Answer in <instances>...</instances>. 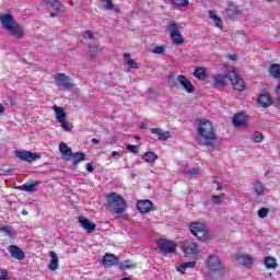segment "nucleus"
I'll use <instances>...</instances> for the list:
<instances>
[{
	"mask_svg": "<svg viewBox=\"0 0 280 280\" xmlns=\"http://www.w3.org/2000/svg\"><path fill=\"white\" fill-rule=\"evenodd\" d=\"M196 141L199 145H205L210 150L215 148V143H218V133H215L213 122L206 118L198 121Z\"/></svg>",
	"mask_w": 280,
	"mask_h": 280,
	"instance_id": "obj_1",
	"label": "nucleus"
},
{
	"mask_svg": "<svg viewBox=\"0 0 280 280\" xmlns=\"http://www.w3.org/2000/svg\"><path fill=\"white\" fill-rule=\"evenodd\" d=\"M0 23L11 36H14V38L21 39L23 36V26L14 22V18L11 14H2L0 15Z\"/></svg>",
	"mask_w": 280,
	"mask_h": 280,
	"instance_id": "obj_2",
	"label": "nucleus"
},
{
	"mask_svg": "<svg viewBox=\"0 0 280 280\" xmlns=\"http://www.w3.org/2000/svg\"><path fill=\"white\" fill-rule=\"evenodd\" d=\"M107 206L109 211H112V213H116L117 215L126 211V200L117 192H110L107 196Z\"/></svg>",
	"mask_w": 280,
	"mask_h": 280,
	"instance_id": "obj_3",
	"label": "nucleus"
},
{
	"mask_svg": "<svg viewBox=\"0 0 280 280\" xmlns=\"http://www.w3.org/2000/svg\"><path fill=\"white\" fill-rule=\"evenodd\" d=\"M206 266L208 268L209 275H222L226 270L224 262L219 256H209L206 260Z\"/></svg>",
	"mask_w": 280,
	"mask_h": 280,
	"instance_id": "obj_4",
	"label": "nucleus"
},
{
	"mask_svg": "<svg viewBox=\"0 0 280 280\" xmlns=\"http://www.w3.org/2000/svg\"><path fill=\"white\" fill-rule=\"evenodd\" d=\"M191 234L199 240V242L209 241V231H207V225L202 222L195 221L189 225Z\"/></svg>",
	"mask_w": 280,
	"mask_h": 280,
	"instance_id": "obj_5",
	"label": "nucleus"
},
{
	"mask_svg": "<svg viewBox=\"0 0 280 280\" xmlns=\"http://www.w3.org/2000/svg\"><path fill=\"white\" fill-rule=\"evenodd\" d=\"M170 34H171V40L174 45L177 47H180L183 43H185V38L183 37V24L171 22L168 25Z\"/></svg>",
	"mask_w": 280,
	"mask_h": 280,
	"instance_id": "obj_6",
	"label": "nucleus"
},
{
	"mask_svg": "<svg viewBox=\"0 0 280 280\" xmlns=\"http://www.w3.org/2000/svg\"><path fill=\"white\" fill-rule=\"evenodd\" d=\"M54 80L59 91H71V89H73V81L66 73L55 74Z\"/></svg>",
	"mask_w": 280,
	"mask_h": 280,
	"instance_id": "obj_7",
	"label": "nucleus"
},
{
	"mask_svg": "<svg viewBox=\"0 0 280 280\" xmlns=\"http://www.w3.org/2000/svg\"><path fill=\"white\" fill-rule=\"evenodd\" d=\"M228 78L231 81L234 91L242 92L246 90V84L244 83V80L240 77V74H237L235 68H231L228 73Z\"/></svg>",
	"mask_w": 280,
	"mask_h": 280,
	"instance_id": "obj_8",
	"label": "nucleus"
},
{
	"mask_svg": "<svg viewBox=\"0 0 280 280\" xmlns=\"http://www.w3.org/2000/svg\"><path fill=\"white\" fill-rule=\"evenodd\" d=\"M182 250H184L190 259H198V257H200V247L191 241H184L182 243Z\"/></svg>",
	"mask_w": 280,
	"mask_h": 280,
	"instance_id": "obj_9",
	"label": "nucleus"
},
{
	"mask_svg": "<svg viewBox=\"0 0 280 280\" xmlns=\"http://www.w3.org/2000/svg\"><path fill=\"white\" fill-rule=\"evenodd\" d=\"M232 262L235 266H244L245 268H252L255 266V257L244 254H235L232 256Z\"/></svg>",
	"mask_w": 280,
	"mask_h": 280,
	"instance_id": "obj_10",
	"label": "nucleus"
},
{
	"mask_svg": "<svg viewBox=\"0 0 280 280\" xmlns=\"http://www.w3.org/2000/svg\"><path fill=\"white\" fill-rule=\"evenodd\" d=\"M158 248H160V250L166 255H172V253H176L178 244L174 241L163 238L158 242Z\"/></svg>",
	"mask_w": 280,
	"mask_h": 280,
	"instance_id": "obj_11",
	"label": "nucleus"
},
{
	"mask_svg": "<svg viewBox=\"0 0 280 280\" xmlns=\"http://www.w3.org/2000/svg\"><path fill=\"white\" fill-rule=\"evenodd\" d=\"M223 16L229 21H235V19H240V16H242V9L235 3H230L223 11Z\"/></svg>",
	"mask_w": 280,
	"mask_h": 280,
	"instance_id": "obj_12",
	"label": "nucleus"
},
{
	"mask_svg": "<svg viewBox=\"0 0 280 280\" xmlns=\"http://www.w3.org/2000/svg\"><path fill=\"white\" fill-rule=\"evenodd\" d=\"M15 156L20 159V161H25L26 163H33V161H38V159H40V153L22 150V151H15Z\"/></svg>",
	"mask_w": 280,
	"mask_h": 280,
	"instance_id": "obj_13",
	"label": "nucleus"
},
{
	"mask_svg": "<svg viewBox=\"0 0 280 280\" xmlns=\"http://www.w3.org/2000/svg\"><path fill=\"white\" fill-rule=\"evenodd\" d=\"M177 82L183 86L184 91L191 94L194 91H196V88L194 86V83L187 77L179 74L177 75Z\"/></svg>",
	"mask_w": 280,
	"mask_h": 280,
	"instance_id": "obj_14",
	"label": "nucleus"
},
{
	"mask_svg": "<svg viewBox=\"0 0 280 280\" xmlns=\"http://www.w3.org/2000/svg\"><path fill=\"white\" fill-rule=\"evenodd\" d=\"M228 81L229 75L218 73L212 78V86H214V89H224V86H226Z\"/></svg>",
	"mask_w": 280,
	"mask_h": 280,
	"instance_id": "obj_15",
	"label": "nucleus"
},
{
	"mask_svg": "<svg viewBox=\"0 0 280 280\" xmlns=\"http://www.w3.org/2000/svg\"><path fill=\"white\" fill-rule=\"evenodd\" d=\"M42 3H45L47 8H52L57 14L65 13V5H62L60 0H42Z\"/></svg>",
	"mask_w": 280,
	"mask_h": 280,
	"instance_id": "obj_16",
	"label": "nucleus"
},
{
	"mask_svg": "<svg viewBox=\"0 0 280 280\" xmlns=\"http://www.w3.org/2000/svg\"><path fill=\"white\" fill-rule=\"evenodd\" d=\"M8 252L13 259H18L19 261H23V259H25V252H23V249L16 245H10L8 247Z\"/></svg>",
	"mask_w": 280,
	"mask_h": 280,
	"instance_id": "obj_17",
	"label": "nucleus"
},
{
	"mask_svg": "<svg viewBox=\"0 0 280 280\" xmlns=\"http://www.w3.org/2000/svg\"><path fill=\"white\" fill-rule=\"evenodd\" d=\"M40 185L38 180H28L23 185L16 186L19 191H27L28 194H34L36 191V186Z\"/></svg>",
	"mask_w": 280,
	"mask_h": 280,
	"instance_id": "obj_18",
	"label": "nucleus"
},
{
	"mask_svg": "<svg viewBox=\"0 0 280 280\" xmlns=\"http://www.w3.org/2000/svg\"><path fill=\"white\" fill-rule=\"evenodd\" d=\"M59 152L61 153L63 161H71L73 150L67 143H59Z\"/></svg>",
	"mask_w": 280,
	"mask_h": 280,
	"instance_id": "obj_19",
	"label": "nucleus"
},
{
	"mask_svg": "<svg viewBox=\"0 0 280 280\" xmlns=\"http://www.w3.org/2000/svg\"><path fill=\"white\" fill-rule=\"evenodd\" d=\"M79 223L82 226V229L86 231V233H93V231H95V228L97 226L95 223L89 221V219L84 217L79 218Z\"/></svg>",
	"mask_w": 280,
	"mask_h": 280,
	"instance_id": "obj_20",
	"label": "nucleus"
},
{
	"mask_svg": "<svg viewBox=\"0 0 280 280\" xmlns=\"http://www.w3.org/2000/svg\"><path fill=\"white\" fill-rule=\"evenodd\" d=\"M248 121V116L244 113H238L233 117V124L235 128H242V126H246Z\"/></svg>",
	"mask_w": 280,
	"mask_h": 280,
	"instance_id": "obj_21",
	"label": "nucleus"
},
{
	"mask_svg": "<svg viewBox=\"0 0 280 280\" xmlns=\"http://www.w3.org/2000/svg\"><path fill=\"white\" fill-rule=\"evenodd\" d=\"M103 265L110 268V266H117L119 265V258L113 254H105L103 256Z\"/></svg>",
	"mask_w": 280,
	"mask_h": 280,
	"instance_id": "obj_22",
	"label": "nucleus"
},
{
	"mask_svg": "<svg viewBox=\"0 0 280 280\" xmlns=\"http://www.w3.org/2000/svg\"><path fill=\"white\" fill-rule=\"evenodd\" d=\"M137 209L140 213H150L152 211V201L150 200H141L137 203Z\"/></svg>",
	"mask_w": 280,
	"mask_h": 280,
	"instance_id": "obj_23",
	"label": "nucleus"
},
{
	"mask_svg": "<svg viewBox=\"0 0 280 280\" xmlns=\"http://www.w3.org/2000/svg\"><path fill=\"white\" fill-rule=\"evenodd\" d=\"M49 257L51 258L50 262L48 264V270L56 271L60 266V260L58 259V254L56 252H50Z\"/></svg>",
	"mask_w": 280,
	"mask_h": 280,
	"instance_id": "obj_24",
	"label": "nucleus"
},
{
	"mask_svg": "<svg viewBox=\"0 0 280 280\" xmlns=\"http://www.w3.org/2000/svg\"><path fill=\"white\" fill-rule=\"evenodd\" d=\"M151 133L155 135L160 141H167L171 137L170 131H165L161 128L151 129Z\"/></svg>",
	"mask_w": 280,
	"mask_h": 280,
	"instance_id": "obj_25",
	"label": "nucleus"
},
{
	"mask_svg": "<svg viewBox=\"0 0 280 280\" xmlns=\"http://www.w3.org/2000/svg\"><path fill=\"white\" fill-rule=\"evenodd\" d=\"M253 190L255 191L256 196H266V191H268L264 183L259 180L254 182Z\"/></svg>",
	"mask_w": 280,
	"mask_h": 280,
	"instance_id": "obj_26",
	"label": "nucleus"
},
{
	"mask_svg": "<svg viewBox=\"0 0 280 280\" xmlns=\"http://www.w3.org/2000/svg\"><path fill=\"white\" fill-rule=\"evenodd\" d=\"M258 104L262 106V108H268V106L272 104V97H270V94H261L258 97Z\"/></svg>",
	"mask_w": 280,
	"mask_h": 280,
	"instance_id": "obj_27",
	"label": "nucleus"
},
{
	"mask_svg": "<svg viewBox=\"0 0 280 280\" xmlns=\"http://www.w3.org/2000/svg\"><path fill=\"white\" fill-rule=\"evenodd\" d=\"M192 75L194 78H197V80L205 82V80H207V69L205 67H199L195 70Z\"/></svg>",
	"mask_w": 280,
	"mask_h": 280,
	"instance_id": "obj_28",
	"label": "nucleus"
},
{
	"mask_svg": "<svg viewBox=\"0 0 280 280\" xmlns=\"http://www.w3.org/2000/svg\"><path fill=\"white\" fill-rule=\"evenodd\" d=\"M264 265L267 270H275L278 266L277 259L275 257L268 256L264 259Z\"/></svg>",
	"mask_w": 280,
	"mask_h": 280,
	"instance_id": "obj_29",
	"label": "nucleus"
},
{
	"mask_svg": "<svg viewBox=\"0 0 280 280\" xmlns=\"http://www.w3.org/2000/svg\"><path fill=\"white\" fill-rule=\"evenodd\" d=\"M52 110L55 112V114H56V119H57L58 121H62V120L67 119V114L65 113V108L55 105V106L52 107Z\"/></svg>",
	"mask_w": 280,
	"mask_h": 280,
	"instance_id": "obj_30",
	"label": "nucleus"
},
{
	"mask_svg": "<svg viewBox=\"0 0 280 280\" xmlns=\"http://www.w3.org/2000/svg\"><path fill=\"white\" fill-rule=\"evenodd\" d=\"M187 268H196V261L192 260V261L184 262L182 265L176 266V270L182 275H185V270Z\"/></svg>",
	"mask_w": 280,
	"mask_h": 280,
	"instance_id": "obj_31",
	"label": "nucleus"
},
{
	"mask_svg": "<svg viewBox=\"0 0 280 280\" xmlns=\"http://www.w3.org/2000/svg\"><path fill=\"white\" fill-rule=\"evenodd\" d=\"M269 73L275 78L276 80H279L280 78V65L279 63H273L269 68Z\"/></svg>",
	"mask_w": 280,
	"mask_h": 280,
	"instance_id": "obj_32",
	"label": "nucleus"
},
{
	"mask_svg": "<svg viewBox=\"0 0 280 280\" xmlns=\"http://www.w3.org/2000/svg\"><path fill=\"white\" fill-rule=\"evenodd\" d=\"M142 159L145 161V163H154V161L159 159V155L152 151H148L143 154Z\"/></svg>",
	"mask_w": 280,
	"mask_h": 280,
	"instance_id": "obj_33",
	"label": "nucleus"
},
{
	"mask_svg": "<svg viewBox=\"0 0 280 280\" xmlns=\"http://www.w3.org/2000/svg\"><path fill=\"white\" fill-rule=\"evenodd\" d=\"M71 159L73 161V165H78L81 161H85L86 155L82 152H74L71 154Z\"/></svg>",
	"mask_w": 280,
	"mask_h": 280,
	"instance_id": "obj_34",
	"label": "nucleus"
},
{
	"mask_svg": "<svg viewBox=\"0 0 280 280\" xmlns=\"http://www.w3.org/2000/svg\"><path fill=\"white\" fill-rule=\"evenodd\" d=\"M209 18L214 22V25L217 27L222 28V18L218 16V14H215V11H209Z\"/></svg>",
	"mask_w": 280,
	"mask_h": 280,
	"instance_id": "obj_35",
	"label": "nucleus"
},
{
	"mask_svg": "<svg viewBox=\"0 0 280 280\" xmlns=\"http://www.w3.org/2000/svg\"><path fill=\"white\" fill-rule=\"evenodd\" d=\"M180 172L185 176H198L200 174V168H184Z\"/></svg>",
	"mask_w": 280,
	"mask_h": 280,
	"instance_id": "obj_36",
	"label": "nucleus"
},
{
	"mask_svg": "<svg viewBox=\"0 0 280 280\" xmlns=\"http://www.w3.org/2000/svg\"><path fill=\"white\" fill-rule=\"evenodd\" d=\"M130 268H137V265L132 264L131 260H125L120 264L121 270H130Z\"/></svg>",
	"mask_w": 280,
	"mask_h": 280,
	"instance_id": "obj_37",
	"label": "nucleus"
},
{
	"mask_svg": "<svg viewBox=\"0 0 280 280\" xmlns=\"http://www.w3.org/2000/svg\"><path fill=\"white\" fill-rule=\"evenodd\" d=\"M252 141H254V143H261V141H264V133L259 131L254 132Z\"/></svg>",
	"mask_w": 280,
	"mask_h": 280,
	"instance_id": "obj_38",
	"label": "nucleus"
},
{
	"mask_svg": "<svg viewBox=\"0 0 280 280\" xmlns=\"http://www.w3.org/2000/svg\"><path fill=\"white\" fill-rule=\"evenodd\" d=\"M59 124H61L62 130H66V131H71V129L73 128V126H71V124L67 121V118H65L63 120H59Z\"/></svg>",
	"mask_w": 280,
	"mask_h": 280,
	"instance_id": "obj_39",
	"label": "nucleus"
},
{
	"mask_svg": "<svg viewBox=\"0 0 280 280\" xmlns=\"http://www.w3.org/2000/svg\"><path fill=\"white\" fill-rule=\"evenodd\" d=\"M175 5H179L180 8H187L189 5V0H171Z\"/></svg>",
	"mask_w": 280,
	"mask_h": 280,
	"instance_id": "obj_40",
	"label": "nucleus"
},
{
	"mask_svg": "<svg viewBox=\"0 0 280 280\" xmlns=\"http://www.w3.org/2000/svg\"><path fill=\"white\" fill-rule=\"evenodd\" d=\"M211 203L212 205H222V196L220 195H213L211 197Z\"/></svg>",
	"mask_w": 280,
	"mask_h": 280,
	"instance_id": "obj_41",
	"label": "nucleus"
},
{
	"mask_svg": "<svg viewBox=\"0 0 280 280\" xmlns=\"http://www.w3.org/2000/svg\"><path fill=\"white\" fill-rule=\"evenodd\" d=\"M104 10H113L115 8V4L113 3V0H104Z\"/></svg>",
	"mask_w": 280,
	"mask_h": 280,
	"instance_id": "obj_42",
	"label": "nucleus"
},
{
	"mask_svg": "<svg viewBox=\"0 0 280 280\" xmlns=\"http://www.w3.org/2000/svg\"><path fill=\"white\" fill-rule=\"evenodd\" d=\"M97 54H100V47H97V46L90 47L91 58H95V56H97Z\"/></svg>",
	"mask_w": 280,
	"mask_h": 280,
	"instance_id": "obj_43",
	"label": "nucleus"
},
{
	"mask_svg": "<svg viewBox=\"0 0 280 280\" xmlns=\"http://www.w3.org/2000/svg\"><path fill=\"white\" fill-rule=\"evenodd\" d=\"M268 213H269V210L268 208H261L260 210H258V218H268Z\"/></svg>",
	"mask_w": 280,
	"mask_h": 280,
	"instance_id": "obj_44",
	"label": "nucleus"
},
{
	"mask_svg": "<svg viewBox=\"0 0 280 280\" xmlns=\"http://www.w3.org/2000/svg\"><path fill=\"white\" fill-rule=\"evenodd\" d=\"M127 150L129 152H132V154H139V147L136 144H129L127 145Z\"/></svg>",
	"mask_w": 280,
	"mask_h": 280,
	"instance_id": "obj_45",
	"label": "nucleus"
},
{
	"mask_svg": "<svg viewBox=\"0 0 280 280\" xmlns=\"http://www.w3.org/2000/svg\"><path fill=\"white\" fill-rule=\"evenodd\" d=\"M83 38H84V40H93L95 38V36L93 35V33L91 31H86L83 33Z\"/></svg>",
	"mask_w": 280,
	"mask_h": 280,
	"instance_id": "obj_46",
	"label": "nucleus"
},
{
	"mask_svg": "<svg viewBox=\"0 0 280 280\" xmlns=\"http://www.w3.org/2000/svg\"><path fill=\"white\" fill-rule=\"evenodd\" d=\"M0 280H10L8 277V270L0 268Z\"/></svg>",
	"mask_w": 280,
	"mask_h": 280,
	"instance_id": "obj_47",
	"label": "nucleus"
},
{
	"mask_svg": "<svg viewBox=\"0 0 280 280\" xmlns=\"http://www.w3.org/2000/svg\"><path fill=\"white\" fill-rule=\"evenodd\" d=\"M0 231L2 233H7V235H12V228L10 225H4V226L0 228Z\"/></svg>",
	"mask_w": 280,
	"mask_h": 280,
	"instance_id": "obj_48",
	"label": "nucleus"
},
{
	"mask_svg": "<svg viewBox=\"0 0 280 280\" xmlns=\"http://www.w3.org/2000/svg\"><path fill=\"white\" fill-rule=\"evenodd\" d=\"M163 51H165V47H163V46H156L153 49V54H163Z\"/></svg>",
	"mask_w": 280,
	"mask_h": 280,
	"instance_id": "obj_49",
	"label": "nucleus"
},
{
	"mask_svg": "<svg viewBox=\"0 0 280 280\" xmlns=\"http://www.w3.org/2000/svg\"><path fill=\"white\" fill-rule=\"evenodd\" d=\"M127 65L130 67V69H139V65H137V62H135L132 59Z\"/></svg>",
	"mask_w": 280,
	"mask_h": 280,
	"instance_id": "obj_50",
	"label": "nucleus"
},
{
	"mask_svg": "<svg viewBox=\"0 0 280 280\" xmlns=\"http://www.w3.org/2000/svg\"><path fill=\"white\" fill-rule=\"evenodd\" d=\"M124 59H125V61L127 62V65L132 60L131 55L128 54V52H126V54L124 55Z\"/></svg>",
	"mask_w": 280,
	"mask_h": 280,
	"instance_id": "obj_51",
	"label": "nucleus"
},
{
	"mask_svg": "<svg viewBox=\"0 0 280 280\" xmlns=\"http://www.w3.org/2000/svg\"><path fill=\"white\" fill-rule=\"evenodd\" d=\"M276 93L278 95V105L280 106V83L276 88Z\"/></svg>",
	"mask_w": 280,
	"mask_h": 280,
	"instance_id": "obj_52",
	"label": "nucleus"
},
{
	"mask_svg": "<svg viewBox=\"0 0 280 280\" xmlns=\"http://www.w3.org/2000/svg\"><path fill=\"white\" fill-rule=\"evenodd\" d=\"M229 60H232V62H235V60H237V55L232 54V55H228Z\"/></svg>",
	"mask_w": 280,
	"mask_h": 280,
	"instance_id": "obj_53",
	"label": "nucleus"
},
{
	"mask_svg": "<svg viewBox=\"0 0 280 280\" xmlns=\"http://www.w3.org/2000/svg\"><path fill=\"white\" fill-rule=\"evenodd\" d=\"M110 156L113 158V159H119V152H117V151H113L112 153H110Z\"/></svg>",
	"mask_w": 280,
	"mask_h": 280,
	"instance_id": "obj_54",
	"label": "nucleus"
},
{
	"mask_svg": "<svg viewBox=\"0 0 280 280\" xmlns=\"http://www.w3.org/2000/svg\"><path fill=\"white\" fill-rule=\"evenodd\" d=\"M95 167H93V165H91V163L86 164V171L88 172H94Z\"/></svg>",
	"mask_w": 280,
	"mask_h": 280,
	"instance_id": "obj_55",
	"label": "nucleus"
},
{
	"mask_svg": "<svg viewBox=\"0 0 280 280\" xmlns=\"http://www.w3.org/2000/svg\"><path fill=\"white\" fill-rule=\"evenodd\" d=\"M168 84H170L171 89H176V86H177L176 81L170 80Z\"/></svg>",
	"mask_w": 280,
	"mask_h": 280,
	"instance_id": "obj_56",
	"label": "nucleus"
},
{
	"mask_svg": "<svg viewBox=\"0 0 280 280\" xmlns=\"http://www.w3.org/2000/svg\"><path fill=\"white\" fill-rule=\"evenodd\" d=\"M5 113V107L0 103V117Z\"/></svg>",
	"mask_w": 280,
	"mask_h": 280,
	"instance_id": "obj_57",
	"label": "nucleus"
},
{
	"mask_svg": "<svg viewBox=\"0 0 280 280\" xmlns=\"http://www.w3.org/2000/svg\"><path fill=\"white\" fill-rule=\"evenodd\" d=\"M92 143H94V145H100V140H97L96 138H93Z\"/></svg>",
	"mask_w": 280,
	"mask_h": 280,
	"instance_id": "obj_58",
	"label": "nucleus"
},
{
	"mask_svg": "<svg viewBox=\"0 0 280 280\" xmlns=\"http://www.w3.org/2000/svg\"><path fill=\"white\" fill-rule=\"evenodd\" d=\"M217 185H218V191H220V189H222V184L221 183H219V182H217Z\"/></svg>",
	"mask_w": 280,
	"mask_h": 280,
	"instance_id": "obj_59",
	"label": "nucleus"
},
{
	"mask_svg": "<svg viewBox=\"0 0 280 280\" xmlns=\"http://www.w3.org/2000/svg\"><path fill=\"white\" fill-rule=\"evenodd\" d=\"M22 215H27V211H26V210H23V211H22Z\"/></svg>",
	"mask_w": 280,
	"mask_h": 280,
	"instance_id": "obj_60",
	"label": "nucleus"
},
{
	"mask_svg": "<svg viewBox=\"0 0 280 280\" xmlns=\"http://www.w3.org/2000/svg\"><path fill=\"white\" fill-rule=\"evenodd\" d=\"M50 16L54 19V16H56V13H50Z\"/></svg>",
	"mask_w": 280,
	"mask_h": 280,
	"instance_id": "obj_61",
	"label": "nucleus"
},
{
	"mask_svg": "<svg viewBox=\"0 0 280 280\" xmlns=\"http://www.w3.org/2000/svg\"><path fill=\"white\" fill-rule=\"evenodd\" d=\"M266 1H268V3H272V1H275V0H266Z\"/></svg>",
	"mask_w": 280,
	"mask_h": 280,
	"instance_id": "obj_62",
	"label": "nucleus"
}]
</instances>
